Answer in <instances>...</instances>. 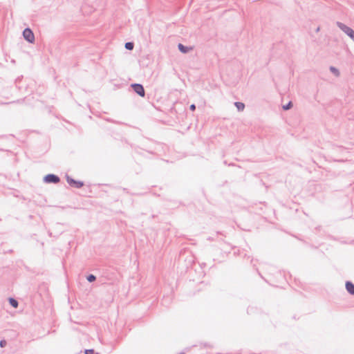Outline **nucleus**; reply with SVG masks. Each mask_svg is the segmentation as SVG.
Returning a JSON list of instances; mask_svg holds the SVG:
<instances>
[{
    "mask_svg": "<svg viewBox=\"0 0 354 354\" xmlns=\"http://www.w3.org/2000/svg\"><path fill=\"white\" fill-rule=\"evenodd\" d=\"M336 24L342 31L346 34L354 41V30L351 28L339 21H337Z\"/></svg>",
    "mask_w": 354,
    "mask_h": 354,
    "instance_id": "f257e3e1",
    "label": "nucleus"
},
{
    "mask_svg": "<svg viewBox=\"0 0 354 354\" xmlns=\"http://www.w3.org/2000/svg\"><path fill=\"white\" fill-rule=\"evenodd\" d=\"M24 38L28 41L29 43H34L35 41V35L32 30L29 28H26L23 31Z\"/></svg>",
    "mask_w": 354,
    "mask_h": 354,
    "instance_id": "f03ea898",
    "label": "nucleus"
},
{
    "mask_svg": "<svg viewBox=\"0 0 354 354\" xmlns=\"http://www.w3.org/2000/svg\"><path fill=\"white\" fill-rule=\"evenodd\" d=\"M66 179L68 184L71 187L79 189L84 186V183L82 181L76 180L71 178V176H69L68 175H66Z\"/></svg>",
    "mask_w": 354,
    "mask_h": 354,
    "instance_id": "7ed1b4c3",
    "label": "nucleus"
},
{
    "mask_svg": "<svg viewBox=\"0 0 354 354\" xmlns=\"http://www.w3.org/2000/svg\"><path fill=\"white\" fill-rule=\"evenodd\" d=\"M44 181L46 183H58L60 181V178L58 176L53 174H49L44 176Z\"/></svg>",
    "mask_w": 354,
    "mask_h": 354,
    "instance_id": "20e7f679",
    "label": "nucleus"
},
{
    "mask_svg": "<svg viewBox=\"0 0 354 354\" xmlns=\"http://www.w3.org/2000/svg\"><path fill=\"white\" fill-rule=\"evenodd\" d=\"M131 87L135 93H136L138 95H139L141 97H144L145 95V91L144 86L138 83H134L131 84Z\"/></svg>",
    "mask_w": 354,
    "mask_h": 354,
    "instance_id": "39448f33",
    "label": "nucleus"
},
{
    "mask_svg": "<svg viewBox=\"0 0 354 354\" xmlns=\"http://www.w3.org/2000/svg\"><path fill=\"white\" fill-rule=\"evenodd\" d=\"M333 150L335 153H339L342 156L346 153H348V151L342 146H334Z\"/></svg>",
    "mask_w": 354,
    "mask_h": 354,
    "instance_id": "423d86ee",
    "label": "nucleus"
},
{
    "mask_svg": "<svg viewBox=\"0 0 354 354\" xmlns=\"http://www.w3.org/2000/svg\"><path fill=\"white\" fill-rule=\"evenodd\" d=\"M346 290L351 295H354V283L351 281H347L345 284Z\"/></svg>",
    "mask_w": 354,
    "mask_h": 354,
    "instance_id": "0eeeda50",
    "label": "nucleus"
},
{
    "mask_svg": "<svg viewBox=\"0 0 354 354\" xmlns=\"http://www.w3.org/2000/svg\"><path fill=\"white\" fill-rule=\"evenodd\" d=\"M178 48L183 53H188L192 49V48H189L188 46H184L183 44H182L180 43L178 44Z\"/></svg>",
    "mask_w": 354,
    "mask_h": 354,
    "instance_id": "6e6552de",
    "label": "nucleus"
},
{
    "mask_svg": "<svg viewBox=\"0 0 354 354\" xmlns=\"http://www.w3.org/2000/svg\"><path fill=\"white\" fill-rule=\"evenodd\" d=\"M234 105L239 111H243L245 109V104L243 102H236Z\"/></svg>",
    "mask_w": 354,
    "mask_h": 354,
    "instance_id": "1a4fd4ad",
    "label": "nucleus"
},
{
    "mask_svg": "<svg viewBox=\"0 0 354 354\" xmlns=\"http://www.w3.org/2000/svg\"><path fill=\"white\" fill-rule=\"evenodd\" d=\"M8 301H9V304H10V306H12L13 308L18 307L19 303L15 299H14L12 297H10Z\"/></svg>",
    "mask_w": 354,
    "mask_h": 354,
    "instance_id": "9d476101",
    "label": "nucleus"
},
{
    "mask_svg": "<svg viewBox=\"0 0 354 354\" xmlns=\"http://www.w3.org/2000/svg\"><path fill=\"white\" fill-rule=\"evenodd\" d=\"M330 71H331V73H333L336 77H339L340 73H339V70L335 68V66H330Z\"/></svg>",
    "mask_w": 354,
    "mask_h": 354,
    "instance_id": "9b49d317",
    "label": "nucleus"
},
{
    "mask_svg": "<svg viewBox=\"0 0 354 354\" xmlns=\"http://www.w3.org/2000/svg\"><path fill=\"white\" fill-rule=\"evenodd\" d=\"M134 44L133 42L129 41L125 44V48L127 50H131L133 49Z\"/></svg>",
    "mask_w": 354,
    "mask_h": 354,
    "instance_id": "f8f14e48",
    "label": "nucleus"
},
{
    "mask_svg": "<svg viewBox=\"0 0 354 354\" xmlns=\"http://www.w3.org/2000/svg\"><path fill=\"white\" fill-rule=\"evenodd\" d=\"M86 279L88 282L91 283L96 280V277L95 275L91 274L86 277Z\"/></svg>",
    "mask_w": 354,
    "mask_h": 354,
    "instance_id": "ddd939ff",
    "label": "nucleus"
},
{
    "mask_svg": "<svg viewBox=\"0 0 354 354\" xmlns=\"http://www.w3.org/2000/svg\"><path fill=\"white\" fill-rule=\"evenodd\" d=\"M292 106V102H289L287 104L283 106V110H288Z\"/></svg>",
    "mask_w": 354,
    "mask_h": 354,
    "instance_id": "4468645a",
    "label": "nucleus"
},
{
    "mask_svg": "<svg viewBox=\"0 0 354 354\" xmlns=\"http://www.w3.org/2000/svg\"><path fill=\"white\" fill-rule=\"evenodd\" d=\"M6 344H7V342H6V341L5 339H2V340L0 341V346L1 348L5 347Z\"/></svg>",
    "mask_w": 354,
    "mask_h": 354,
    "instance_id": "2eb2a0df",
    "label": "nucleus"
},
{
    "mask_svg": "<svg viewBox=\"0 0 354 354\" xmlns=\"http://www.w3.org/2000/svg\"><path fill=\"white\" fill-rule=\"evenodd\" d=\"M84 353H85V354H93L94 350L93 349H86Z\"/></svg>",
    "mask_w": 354,
    "mask_h": 354,
    "instance_id": "dca6fc26",
    "label": "nucleus"
},
{
    "mask_svg": "<svg viewBox=\"0 0 354 354\" xmlns=\"http://www.w3.org/2000/svg\"><path fill=\"white\" fill-rule=\"evenodd\" d=\"M189 109L191 111H194L196 110V105L194 104H192L190 105Z\"/></svg>",
    "mask_w": 354,
    "mask_h": 354,
    "instance_id": "f3484780",
    "label": "nucleus"
},
{
    "mask_svg": "<svg viewBox=\"0 0 354 354\" xmlns=\"http://www.w3.org/2000/svg\"><path fill=\"white\" fill-rule=\"evenodd\" d=\"M346 160H344L343 158H338V159H334V161H336V162H345Z\"/></svg>",
    "mask_w": 354,
    "mask_h": 354,
    "instance_id": "a211bd4d",
    "label": "nucleus"
},
{
    "mask_svg": "<svg viewBox=\"0 0 354 354\" xmlns=\"http://www.w3.org/2000/svg\"><path fill=\"white\" fill-rule=\"evenodd\" d=\"M123 190L127 192V189L126 188H123Z\"/></svg>",
    "mask_w": 354,
    "mask_h": 354,
    "instance_id": "6ab92c4d",
    "label": "nucleus"
},
{
    "mask_svg": "<svg viewBox=\"0 0 354 354\" xmlns=\"http://www.w3.org/2000/svg\"><path fill=\"white\" fill-rule=\"evenodd\" d=\"M179 354H185V353L184 352H181Z\"/></svg>",
    "mask_w": 354,
    "mask_h": 354,
    "instance_id": "aec40b11",
    "label": "nucleus"
}]
</instances>
